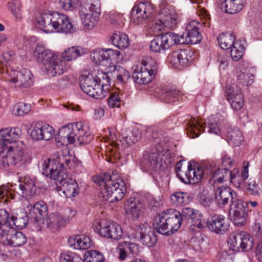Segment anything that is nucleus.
<instances>
[{
	"mask_svg": "<svg viewBox=\"0 0 262 262\" xmlns=\"http://www.w3.org/2000/svg\"><path fill=\"white\" fill-rule=\"evenodd\" d=\"M35 26L47 33H72L74 31V26L70 18L65 14L57 12L43 11L36 16Z\"/></svg>",
	"mask_w": 262,
	"mask_h": 262,
	"instance_id": "2",
	"label": "nucleus"
},
{
	"mask_svg": "<svg viewBox=\"0 0 262 262\" xmlns=\"http://www.w3.org/2000/svg\"><path fill=\"white\" fill-rule=\"evenodd\" d=\"M8 232L0 236V241L4 245L13 247H20L25 245L27 241V236L20 231H16L14 233Z\"/></svg>",
	"mask_w": 262,
	"mask_h": 262,
	"instance_id": "29",
	"label": "nucleus"
},
{
	"mask_svg": "<svg viewBox=\"0 0 262 262\" xmlns=\"http://www.w3.org/2000/svg\"><path fill=\"white\" fill-rule=\"evenodd\" d=\"M192 197L188 193L176 192L170 197L171 203L174 206L185 205L192 201Z\"/></svg>",
	"mask_w": 262,
	"mask_h": 262,
	"instance_id": "39",
	"label": "nucleus"
},
{
	"mask_svg": "<svg viewBox=\"0 0 262 262\" xmlns=\"http://www.w3.org/2000/svg\"><path fill=\"white\" fill-rule=\"evenodd\" d=\"M219 123L218 120L214 116H210L205 123V124H207L208 132L219 135L221 133Z\"/></svg>",
	"mask_w": 262,
	"mask_h": 262,
	"instance_id": "56",
	"label": "nucleus"
},
{
	"mask_svg": "<svg viewBox=\"0 0 262 262\" xmlns=\"http://www.w3.org/2000/svg\"><path fill=\"white\" fill-rule=\"evenodd\" d=\"M206 227L216 234L223 235L229 230V224L224 215L214 214L207 220Z\"/></svg>",
	"mask_w": 262,
	"mask_h": 262,
	"instance_id": "24",
	"label": "nucleus"
},
{
	"mask_svg": "<svg viewBox=\"0 0 262 262\" xmlns=\"http://www.w3.org/2000/svg\"><path fill=\"white\" fill-rule=\"evenodd\" d=\"M121 98L118 93L112 92L110 93L107 100L109 107L112 108L119 107L121 105Z\"/></svg>",
	"mask_w": 262,
	"mask_h": 262,
	"instance_id": "63",
	"label": "nucleus"
},
{
	"mask_svg": "<svg viewBox=\"0 0 262 262\" xmlns=\"http://www.w3.org/2000/svg\"><path fill=\"white\" fill-rule=\"evenodd\" d=\"M10 81L15 84V87L29 88L33 83V75L31 71L27 69L20 71L11 70L9 73Z\"/></svg>",
	"mask_w": 262,
	"mask_h": 262,
	"instance_id": "23",
	"label": "nucleus"
},
{
	"mask_svg": "<svg viewBox=\"0 0 262 262\" xmlns=\"http://www.w3.org/2000/svg\"><path fill=\"white\" fill-rule=\"evenodd\" d=\"M205 165L202 167H198L197 169L193 168L190 162L189 163L187 170L185 172H181L177 177L181 181L185 184H194L198 183L205 174Z\"/></svg>",
	"mask_w": 262,
	"mask_h": 262,
	"instance_id": "22",
	"label": "nucleus"
},
{
	"mask_svg": "<svg viewBox=\"0 0 262 262\" xmlns=\"http://www.w3.org/2000/svg\"><path fill=\"white\" fill-rule=\"evenodd\" d=\"M206 127L199 120L192 118L186 122L185 129L190 138H195L199 136L201 132H204Z\"/></svg>",
	"mask_w": 262,
	"mask_h": 262,
	"instance_id": "35",
	"label": "nucleus"
},
{
	"mask_svg": "<svg viewBox=\"0 0 262 262\" xmlns=\"http://www.w3.org/2000/svg\"><path fill=\"white\" fill-rule=\"evenodd\" d=\"M248 163H244L243 169L241 174H235L231 177V182L236 187L244 189L245 186V181L248 179Z\"/></svg>",
	"mask_w": 262,
	"mask_h": 262,
	"instance_id": "40",
	"label": "nucleus"
},
{
	"mask_svg": "<svg viewBox=\"0 0 262 262\" xmlns=\"http://www.w3.org/2000/svg\"><path fill=\"white\" fill-rule=\"evenodd\" d=\"M79 13L84 27L88 29L94 28L100 15L99 0H86L81 4Z\"/></svg>",
	"mask_w": 262,
	"mask_h": 262,
	"instance_id": "7",
	"label": "nucleus"
},
{
	"mask_svg": "<svg viewBox=\"0 0 262 262\" xmlns=\"http://www.w3.org/2000/svg\"><path fill=\"white\" fill-rule=\"evenodd\" d=\"M201 25L196 20L188 23L186 27L185 31L182 35L176 34L177 44H191L199 43L202 39L199 29Z\"/></svg>",
	"mask_w": 262,
	"mask_h": 262,
	"instance_id": "12",
	"label": "nucleus"
},
{
	"mask_svg": "<svg viewBox=\"0 0 262 262\" xmlns=\"http://www.w3.org/2000/svg\"><path fill=\"white\" fill-rule=\"evenodd\" d=\"M93 139V136L88 130L87 127L81 122L69 124L61 127L56 138L58 146L67 145L77 141L80 145L86 144Z\"/></svg>",
	"mask_w": 262,
	"mask_h": 262,
	"instance_id": "4",
	"label": "nucleus"
},
{
	"mask_svg": "<svg viewBox=\"0 0 262 262\" xmlns=\"http://www.w3.org/2000/svg\"><path fill=\"white\" fill-rule=\"evenodd\" d=\"M96 74L98 81L100 83L102 89H105L108 92L111 83L110 78L108 74L102 71H98Z\"/></svg>",
	"mask_w": 262,
	"mask_h": 262,
	"instance_id": "60",
	"label": "nucleus"
},
{
	"mask_svg": "<svg viewBox=\"0 0 262 262\" xmlns=\"http://www.w3.org/2000/svg\"><path fill=\"white\" fill-rule=\"evenodd\" d=\"M157 66L143 64L137 68L133 74L135 82L138 84H147L152 81L157 73Z\"/></svg>",
	"mask_w": 262,
	"mask_h": 262,
	"instance_id": "16",
	"label": "nucleus"
},
{
	"mask_svg": "<svg viewBox=\"0 0 262 262\" xmlns=\"http://www.w3.org/2000/svg\"><path fill=\"white\" fill-rule=\"evenodd\" d=\"M196 210L186 207L183 208L181 212H179L180 217L179 219L180 220V222L181 225L183 224V223L188 221L190 223V220L192 216H193V213L195 212Z\"/></svg>",
	"mask_w": 262,
	"mask_h": 262,
	"instance_id": "62",
	"label": "nucleus"
},
{
	"mask_svg": "<svg viewBox=\"0 0 262 262\" xmlns=\"http://www.w3.org/2000/svg\"><path fill=\"white\" fill-rule=\"evenodd\" d=\"M194 243L196 249L201 251L206 250L208 245L207 236L201 233L195 237Z\"/></svg>",
	"mask_w": 262,
	"mask_h": 262,
	"instance_id": "58",
	"label": "nucleus"
},
{
	"mask_svg": "<svg viewBox=\"0 0 262 262\" xmlns=\"http://www.w3.org/2000/svg\"><path fill=\"white\" fill-rule=\"evenodd\" d=\"M11 216L5 209H0V236L8 232Z\"/></svg>",
	"mask_w": 262,
	"mask_h": 262,
	"instance_id": "47",
	"label": "nucleus"
},
{
	"mask_svg": "<svg viewBox=\"0 0 262 262\" xmlns=\"http://www.w3.org/2000/svg\"><path fill=\"white\" fill-rule=\"evenodd\" d=\"M131 11L134 22L137 25H140L151 17L154 7L148 2H138L134 5Z\"/></svg>",
	"mask_w": 262,
	"mask_h": 262,
	"instance_id": "17",
	"label": "nucleus"
},
{
	"mask_svg": "<svg viewBox=\"0 0 262 262\" xmlns=\"http://www.w3.org/2000/svg\"><path fill=\"white\" fill-rule=\"evenodd\" d=\"M18 191L20 195L24 198H29L34 196L36 192V178L33 176L25 175L19 178Z\"/></svg>",
	"mask_w": 262,
	"mask_h": 262,
	"instance_id": "25",
	"label": "nucleus"
},
{
	"mask_svg": "<svg viewBox=\"0 0 262 262\" xmlns=\"http://www.w3.org/2000/svg\"><path fill=\"white\" fill-rule=\"evenodd\" d=\"M21 134L18 127L5 128L0 130V148L5 150L9 146H16V142Z\"/></svg>",
	"mask_w": 262,
	"mask_h": 262,
	"instance_id": "20",
	"label": "nucleus"
},
{
	"mask_svg": "<svg viewBox=\"0 0 262 262\" xmlns=\"http://www.w3.org/2000/svg\"><path fill=\"white\" fill-rule=\"evenodd\" d=\"M66 223L67 220L65 217L59 213L55 212L50 214L48 216H47L41 224H43V226H46L54 232L60 228L64 227Z\"/></svg>",
	"mask_w": 262,
	"mask_h": 262,
	"instance_id": "31",
	"label": "nucleus"
},
{
	"mask_svg": "<svg viewBox=\"0 0 262 262\" xmlns=\"http://www.w3.org/2000/svg\"><path fill=\"white\" fill-rule=\"evenodd\" d=\"M236 195L230 187H219L215 190V200L218 206L222 208L228 204L229 199L231 203Z\"/></svg>",
	"mask_w": 262,
	"mask_h": 262,
	"instance_id": "30",
	"label": "nucleus"
},
{
	"mask_svg": "<svg viewBox=\"0 0 262 262\" xmlns=\"http://www.w3.org/2000/svg\"><path fill=\"white\" fill-rule=\"evenodd\" d=\"M94 230L102 237L118 241L123 235L121 226L117 223L101 219L94 224Z\"/></svg>",
	"mask_w": 262,
	"mask_h": 262,
	"instance_id": "9",
	"label": "nucleus"
},
{
	"mask_svg": "<svg viewBox=\"0 0 262 262\" xmlns=\"http://www.w3.org/2000/svg\"><path fill=\"white\" fill-rule=\"evenodd\" d=\"M236 76L238 82L243 85L248 86L251 85L253 82V75L246 69L241 70L237 69Z\"/></svg>",
	"mask_w": 262,
	"mask_h": 262,
	"instance_id": "44",
	"label": "nucleus"
},
{
	"mask_svg": "<svg viewBox=\"0 0 262 262\" xmlns=\"http://www.w3.org/2000/svg\"><path fill=\"white\" fill-rule=\"evenodd\" d=\"M118 258L120 260H124L127 257V250L132 256H137L140 251L138 244L130 242H123L118 245Z\"/></svg>",
	"mask_w": 262,
	"mask_h": 262,
	"instance_id": "33",
	"label": "nucleus"
},
{
	"mask_svg": "<svg viewBox=\"0 0 262 262\" xmlns=\"http://www.w3.org/2000/svg\"><path fill=\"white\" fill-rule=\"evenodd\" d=\"M204 173L206 176L211 177L210 180L220 183L227 180L231 181V177L233 176V173L229 170V168H223L221 169L214 163L205 164Z\"/></svg>",
	"mask_w": 262,
	"mask_h": 262,
	"instance_id": "19",
	"label": "nucleus"
},
{
	"mask_svg": "<svg viewBox=\"0 0 262 262\" xmlns=\"http://www.w3.org/2000/svg\"><path fill=\"white\" fill-rule=\"evenodd\" d=\"M178 24V15L171 10L165 8L161 10L153 21L152 26L156 31H161L165 29H174Z\"/></svg>",
	"mask_w": 262,
	"mask_h": 262,
	"instance_id": "11",
	"label": "nucleus"
},
{
	"mask_svg": "<svg viewBox=\"0 0 262 262\" xmlns=\"http://www.w3.org/2000/svg\"><path fill=\"white\" fill-rule=\"evenodd\" d=\"M190 221V228L192 230H200L206 227L207 221L204 219L202 214L198 210H195Z\"/></svg>",
	"mask_w": 262,
	"mask_h": 262,
	"instance_id": "42",
	"label": "nucleus"
},
{
	"mask_svg": "<svg viewBox=\"0 0 262 262\" xmlns=\"http://www.w3.org/2000/svg\"><path fill=\"white\" fill-rule=\"evenodd\" d=\"M246 2V0H224L223 5L226 13L235 14L243 9Z\"/></svg>",
	"mask_w": 262,
	"mask_h": 262,
	"instance_id": "37",
	"label": "nucleus"
},
{
	"mask_svg": "<svg viewBox=\"0 0 262 262\" xmlns=\"http://www.w3.org/2000/svg\"><path fill=\"white\" fill-rule=\"evenodd\" d=\"M3 153L6 167L10 165H15L19 163L25 164L31 161L30 157L24 154L22 149L18 146H9L8 148L5 149Z\"/></svg>",
	"mask_w": 262,
	"mask_h": 262,
	"instance_id": "15",
	"label": "nucleus"
},
{
	"mask_svg": "<svg viewBox=\"0 0 262 262\" xmlns=\"http://www.w3.org/2000/svg\"><path fill=\"white\" fill-rule=\"evenodd\" d=\"M60 262H84L81 257L73 252L63 253L60 255Z\"/></svg>",
	"mask_w": 262,
	"mask_h": 262,
	"instance_id": "57",
	"label": "nucleus"
},
{
	"mask_svg": "<svg viewBox=\"0 0 262 262\" xmlns=\"http://www.w3.org/2000/svg\"><path fill=\"white\" fill-rule=\"evenodd\" d=\"M227 99L231 107L238 111L241 109L244 104V97L241 88L235 84H228L226 86Z\"/></svg>",
	"mask_w": 262,
	"mask_h": 262,
	"instance_id": "26",
	"label": "nucleus"
},
{
	"mask_svg": "<svg viewBox=\"0 0 262 262\" xmlns=\"http://www.w3.org/2000/svg\"><path fill=\"white\" fill-rule=\"evenodd\" d=\"M234 225L238 227H241L246 224L247 220V213L245 212H229Z\"/></svg>",
	"mask_w": 262,
	"mask_h": 262,
	"instance_id": "59",
	"label": "nucleus"
},
{
	"mask_svg": "<svg viewBox=\"0 0 262 262\" xmlns=\"http://www.w3.org/2000/svg\"><path fill=\"white\" fill-rule=\"evenodd\" d=\"M235 37L232 33H222L217 37V41L220 47L223 50H227L234 46Z\"/></svg>",
	"mask_w": 262,
	"mask_h": 262,
	"instance_id": "41",
	"label": "nucleus"
},
{
	"mask_svg": "<svg viewBox=\"0 0 262 262\" xmlns=\"http://www.w3.org/2000/svg\"><path fill=\"white\" fill-rule=\"evenodd\" d=\"M29 217V215L28 216L25 213L20 217L11 215L10 220V224L11 225H9V230L13 229L14 227L19 229L25 228L28 223V219Z\"/></svg>",
	"mask_w": 262,
	"mask_h": 262,
	"instance_id": "49",
	"label": "nucleus"
},
{
	"mask_svg": "<svg viewBox=\"0 0 262 262\" xmlns=\"http://www.w3.org/2000/svg\"><path fill=\"white\" fill-rule=\"evenodd\" d=\"M179 211L169 209L159 214L155 219V228L158 233L169 236L177 231L181 227Z\"/></svg>",
	"mask_w": 262,
	"mask_h": 262,
	"instance_id": "6",
	"label": "nucleus"
},
{
	"mask_svg": "<svg viewBox=\"0 0 262 262\" xmlns=\"http://www.w3.org/2000/svg\"><path fill=\"white\" fill-rule=\"evenodd\" d=\"M192 52L188 50L173 51L168 55V59L173 67L179 70L187 68L192 60Z\"/></svg>",
	"mask_w": 262,
	"mask_h": 262,
	"instance_id": "18",
	"label": "nucleus"
},
{
	"mask_svg": "<svg viewBox=\"0 0 262 262\" xmlns=\"http://www.w3.org/2000/svg\"><path fill=\"white\" fill-rule=\"evenodd\" d=\"M9 9L17 20L21 19V4L18 1H14L8 3Z\"/></svg>",
	"mask_w": 262,
	"mask_h": 262,
	"instance_id": "61",
	"label": "nucleus"
},
{
	"mask_svg": "<svg viewBox=\"0 0 262 262\" xmlns=\"http://www.w3.org/2000/svg\"><path fill=\"white\" fill-rule=\"evenodd\" d=\"M113 73L114 75L116 77L118 81L121 83L130 77L129 73L124 68L119 66H114Z\"/></svg>",
	"mask_w": 262,
	"mask_h": 262,
	"instance_id": "54",
	"label": "nucleus"
},
{
	"mask_svg": "<svg viewBox=\"0 0 262 262\" xmlns=\"http://www.w3.org/2000/svg\"><path fill=\"white\" fill-rule=\"evenodd\" d=\"M69 246L75 250H86L92 245L91 238L84 234L71 236L68 240Z\"/></svg>",
	"mask_w": 262,
	"mask_h": 262,
	"instance_id": "32",
	"label": "nucleus"
},
{
	"mask_svg": "<svg viewBox=\"0 0 262 262\" xmlns=\"http://www.w3.org/2000/svg\"><path fill=\"white\" fill-rule=\"evenodd\" d=\"M84 262H104L103 255L97 250L87 251L84 255Z\"/></svg>",
	"mask_w": 262,
	"mask_h": 262,
	"instance_id": "51",
	"label": "nucleus"
},
{
	"mask_svg": "<svg viewBox=\"0 0 262 262\" xmlns=\"http://www.w3.org/2000/svg\"><path fill=\"white\" fill-rule=\"evenodd\" d=\"M82 53V49L80 47H71L64 50L62 53V57L67 61H71L81 56Z\"/></svg>",
	"mask_w": 262,
	"mask_h": 262,
	"instance_id": "46",
	"label": "nucleus"
},
{
	"mask_svg": "<svg viewBox=\"0 0 262 262\" xmlns=\"http://www.w3.org/2000/svg\"><path fill=\"white\" fill-rule=\"evenodd\" d=\"M34 55L42 64V69L50 76L62 74L66 69V62L50 50L42 46L36 47Z\"/></svg>",
	"mask_w": 262,
	"mask_h": 262,
	"instance_id": "5",
	"label": "nucleus"
},
{
	"mask_svg": "<svg viewBox=\"0 0 262 262\" xmlns=\"http://www.w3.org/2000/svg\"><path fill=\"white\" fill-rule=\"evenodd\" d=\"M176 33L167 32L158 35L150 41V49L152 52L160 53L165 51L171 46L177 44Z\"/></svg>",
	"mask_w": 262,
	"mask_h": 262,
	"instance_id": "14",
	"label": "nucleus"
},
{
	"mask_svg": "<svg viewBox=\"0 0 262 262\" xmlns=\"http://www.w3.org/2000/svg\"><path fill=\"white\" fill-rule=\"evenodd\" d=\"M95 72L82 74L80 77V86L82 91L96 99L104 98L108 93L102 89Z\"/></svg>",
	"mask_w": 262,
	"mask_h": 262,
	"instance_id": "8",
	"label": "nucleus"
},
{
	"mask_svg": "<svg viewBox=\"0 0 262 262\" xmlns=\"http://www.w3.org/2000/svg\"><path fill=\"white\" fill-rule=\"evenodd\" d=\"M112 43L120 50L125 49L129 46V39L125 33L116 31L111 36Z\"/></svg>",
	"mask_w": 262,
	"mask_h": 262,
	"instance_id": "38",
	"label": "nucleus"
},
{
	"mask_svg": "<svg viewBox=\"0 0 262 262\" xmlns=\"http://www.w3.org/2000/svg\"><path fill=\"white\" fill-rule=\"evenodd\" d=\"M228 244L234 252L248 251L254 246L253 238L244 231L231 233L228 237Z\"/></svg>",
	"mask_w": 262,
	"mask_h": 262,
	"instance_id": "10",
	"label": "nucleus"
},
{
	"mask_svg": "<svg viewBox=\"0 0 262 262\" xmlns=\"http://www.w3.org/2000/svg\"><path fill=\"white\" fill-rule=\"evenodd\" d=\"M120 53L115 50L107 49H97L91 53V58L97 64L102 66H111L116 62L120 56Z\"/></svg>",
	"mask_w": 262,
	"mask_h": 262,
	"instance_id": "13",
	"label": "nucleus"
},
{
	"mask_svg": "<svg viewBox=\"0 0 262 262\" xmlns=\"http://www.w3.org/2000/svg\"><path fill=\"white\" fill-rule=\"evenodd\" d=\"M133 237L148 247L154 246L157 240L155 232L147 224H141Z\"/></svg>",
	"mask_w": 262,
	"mask_h": 262,
	"instance_id": "21",
	"label": "nucleus"
},
{
	"mask_svg": "<svg viewBox=\"0 0 262 262\" xmlns=\"http://www.w3.org/2000/svg\"><path fill=\"white\" fill-rule=\"evenodd\" d=\"M234 256V252L229 248L227 250H222L219 252L216 261L217 262H232Z\"/></svg>",
	"mask_w": 262,
	"mask_h": 262,
	"instance_id": "55",
	"label": "nucleus"
},
{
	"mask_svg": "<svg viewBox=\"0 0 262 262\" xmlns=\"http://www.w3.org/2000/svg\"><path fill=\"white\" fill-rule=\"evenodd\" d=\"M93 181L101 187L104 200L113 203L121 200L126 191V185L122 179H116L111 173H104L93 177Z\"/></svg>",
	"mask_w": 262,
	"mask_h": 262,
	"instance_id": "3",
	"label": "nucleus"
},
{
	"mask_svg": "<svg viewBox=\"0 0 262 262\" xmlns=\"http://www.w3.org/2000/svg\"><path fill=\"white\" fill-rule=\"evenodd\" d=\"M122 139L127 144L130 145L136 142L140 138V134L136 128L132 130L122 129L121 132Z\"/></svg>",
	"mask_w": 262,
	"mask_h": 262,
	"instance_id": "43",
	"label": "nucleus"
},
{
	"mask_svg": "<svg viewBox=\"0 0 262 262\" xmlns=\"http://www.w3.org/2000/svg\"><path fill=\"white\" fill-rule=\"evenodd\" d=\"M67 150L53 153L48 162L43 166V173L56 181V184L61 187V190L67 198L75 197L79 193V187L74 179L68 178L65 169L71 163V157Z\"/></svg>",
	"mask_w": 262,
	"mask_h": 262,
	"instance_id": "1",
	"label": "nucleus"
},
{
	"mask_svg": "<svg viewBox=\"0 0 262 262\" xmlns=\"http://www.w3.org/2000/svg\"><path fill=\"white\" fill-rule=\"evenodd\" d=\"M227 139L229 143L233 146H238L244 141V138L241 131L236 128L228 131Z\"/></svg>",
	"mask_w": 262,
	"mask_h": 262,
	"instance_id": "45",
	"label": "nucleus"
},
{
	"mask_svg": "<svg viewBox=\"0 0 262 262\" xmlns=\"http://www.w3.org/2000/svg\"><path fill=\"white\" fill-rule=\"evenodd\" d=\"M143 208V205L134 198L128 199L124 206L126 214L133 217H139Z\"/></svg>",
	"mask_w": 262,
	"mask_h": 262,
	"instance_id": "36",
	"label": "nucleus"
},
{
	"mask_svg": "<svg viewBox=\"0 0 262 262\" xmlns=\"http://www.w3.org/2000/svg\"><path fill=\"white\" fill-rule=\"evenodd\" d=\"M248 212L247 203H246L244 200L236 196L235 199L232 200V202L230 204V209L229 212Z\"/></svg>",
	"mask_w": 262,
	"mask_h": 262,
	"instance_id": "48",
	"label": "nucleus"
},
{
	"mask_svg": "<svg viewBox=\"0 0 262 262\" xmlns=\"http://www.w3.org/2000/svg\"><path fill=\"white\" fill-rule=\"evenodd\" d=\"M160 154L151 152L143 154L140 165L143 170L149 172H157L161 166Z\"/></svg>",
	"mask_w": 262,
	"mask_h": 262,
	"instance_id": "28",
	"label": "nucleus"
},
{
	"mask_svg": "<svg viewBox=\"0 0 262 262\" xmlns=\"http://www.w3.org/2000/svg\"><path fill=\"white\" fill-rule=\"evenodd\" d=\"M40 124H41L40 126H42L41 128L42 140H50L54 135V129L51 126L45 122L40 121Z\"/></svg>",
	"mask_w": 262,
	"mask_h": 262,
	"instance_id": "53",
	"label": "nucleus"
},
{
	"mask_svg": "<svg viewBox=\"0 0 262 262\" xmlns=\"http://www.w3.org/2000/svg\"><path fill=\"white\" fill-rule=\"evenodd\" d=\"M245 47L241 41H236L234 43V46L231 48L230 56L232 59L235 61H239L242 57Z\"/></svg>",
	"mask_w": 262,
	"mask_h": 262,
	"instance_id": "50",
	"label": "nucleus"
},
{
	"mask_svg": "<svg viewBox=\"0 0 262 262\" xmlns=\"http://www.w3.org/2000/svg\"><path fill=\"white\" fill-rule=\"evenodd\" d=\"M40 121L37 122L33 126L30 133V136L33 140L39 141L42 140L41 128Z\"/></svg>",
	"mask_w": 262,
	"mask_h": 262,
	"instance_id": "64",
	"label": "nucleus"
},
{
	"mask_svg": "<svg viewBox=\"0 0 262 262\" xmlns=\"http://www.w3.org/2000/svg\"><path fill=\"white\" fill-rule=\"evenodd\" d=\"M30 218L35 222L38 227L41 228V224L46 219L48 214V208L43 201H39L34 204H30L27 206Z\"/></svg>",
	"mask_w": 262,
	"mask_h": 262,
	"instance_id": "27",
	"label": "nucleus"
},
{
	"mask_svg": "<svg viewBox=\"0 0 262 262\" xmlns=\"http://www.w3.org/2000/svg\"><path fill=\"white\" fill-rule=\"evenodd\" d=\"M182 98L181 92L178 89L166 86L162 91L161 99L166 103H173L181 100Z\"/></svg>",
	"mask_w": 262,
	"mask_h": 262,
	"instance_id": "34",
	"label": "nucleus"
},
{
	"mask_svg": "<svg viewBox=\"0 0 262 262\" xmlns=\"http://www.w3.org/2000/svg\"><path fill=\"white\" fill-rule=\"evenodd\" d=\"M31 105L29 103L18 102L14 105L12 108V113L15 115L23 116L30 112Z\"/></svg>",
	"mask_w": 262,
	"mask_h": 262,
	"instance_id": "52",
	"label": "nucleus"
}]
</instances>
